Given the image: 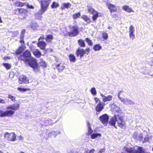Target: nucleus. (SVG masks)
Wrapping results in <instances>:
<instances>
[{"mask_svg":"<svg viewBox=\"0 0 153 153\" xmlns=\"http://www.w3.org/2000/svg\"><path fill=\"white\" fill-rule=\"evenodd\" d=\"M117 115H114V117H112L110 121V123L111 125L115 126L116 122H117V119L116 117Z\"/></svg>","mask_w":153,"mask_h":153,"instance_id":"nucleus-23","label":"nucleus"},{"mask_svg":"<svg viewBox=\"0 0 153 153\" xmlns=\"http://www.w3.org/2000/svg\"><path fill=\"white\" fill-rule=\"evenodd\" d=\"M123 9L126 11L130 13L131 12H134V11H133L131 8L129 6L127 5H125L122 7Z\"/></svg>","mask_w":153,"mask_h":153,"instance_id":"nucleus-19","label":"nucleus"},{"mask_svg":"<svg viewBox=\"0 0 153 153\" xmlns=\"http://www.w3.org/2000/svg\"><path fill=\"white\" fill-rule=\"evenodd\" d=\"M33 55L36 57L39 58L41 55V53L39 50L36 49L33 51Z\"/></svg>","mask_w":153,"mask_h":153,"instance_id":"nucleus-22","label":"nucleus"},{"mask_svg":"<svg viewBox=\"0 0 153 153\" xmlns=\"http://www.w3.org/2000/svg\"><path fill=\"white\" fill-rule=\"evenodd\" d=\"M14 4L17 6L19 7V1H16L15 3Z\"/></svg>","mask_w":153,"mask_h":153,"instance_id":"nucleus-54","label":"nucleus"},{"mask_svg":"<svg viewBox=\"0 0 153 153\" xmlns=\"http://www.w3.org/2000/svg\"><path fill=\"white\" fill-rule=\"evenodd\" d=\"M94 100L95 102L97 104H99L100 103H101L99 99L97 98H94Z\"/></svg>","mask_w":153,"mask_h":153,"instance_id":"nucleus-45","label":"nucleus"},{"mask_svg":"<svg viewBox=\"0 0 153 153\" xmlns=\"http://www.w3.org/2000/svg\"><path fill=\"white\" fill-rule=\"evenodd\" d=\"M24 36V34H21V36H20V42L21 43H24V42L23 40V38Z\"/></svg>","mask_w":153,"mask_h":153,"instance_id":"nucleus-42","label":"nucleus"},{"mask_svg":"<svg viewBox=\"0 0 153 153\" xmlns=\"http://www.w3.org/2000/svg\"><path fill=\"white\" fill-rule=\"evenodd\" d=\"M100 96L102 97V99L103 101L105 102L111 100L113 98V96L111 95H109L107 96H105L103 94L101 93Z\"/></svg>","mask_w":153,"mask_h":153,"instance_id":"nucleus-13","label":"nucleus"},{"mask_svg":"<svg viewBox=\"0 0 153 153\" xmlns=\"http://www.w3.org/2000/svg\"><path fill=\"white\" fill-rule=\"evenodd\" d=\"M24 57H26L25 59H29L31 56V54L29 51H26L23 54Z\"/></svg>","mask_w":153,"mask_h":153,"instance_id":"nucleus-26","label":"nucleus"},{"mask_svg":"<svg viewBox=\"0 0 153 153\" xmlns=\"http://www.w3.org/2000/svg\"><path fill=\"white\" fill-rule=\"evenodd\" d=\"M99 119L102 123L105 125H107L109 119L108 116L106 114H105L100 116Z\"/></svg>","mask_w":153,"mask_h":153,"instance_id":"nucleus-10","label":"nucleus"},{"mask_svg":"<svg viewBox=\"0 0 153 153\" xmlns=\"http://www.w3.org/2000/svg\"><path fill=\"white\" fill-rule=\"evenodd\" d=\"M95 151V150L94 149H92L90 151H87V153H94Z\"/></svg>","mask_w":153,"mask_h":153,"instance_id":"nucleus-46","label":"nucleus"},{"mask_svg":"<svg viewBox=\"0 0 153 153\" xmlns=\"http://www.w3.org/2000/svg\"><path fill=\"white\" fill-rule=\"evenodd\" d=\"M111 110L117 113H120L121 111V110L119 107L113 104L111 105Z\"/></svg>","mask_w":153,"mask_h":153,"instance_id":"nucleus-15","label":"nucleus"},{"mask_svg":"<svg viewBox=\"0 0 153 153\" xmlns=\"http://www.w3.org/2000/svg\"><path fill=\"white\" fill-rule=\"evenodd\" d=\"M135 29L134 27L131 25L129 28V33H134Z\"/></svg>","mask_w":153,"mask_h":153,"instance_id":"nucleus-30","label":"nucleus"},{"mask_svg":"<svg viewBox=\"0 0 153 153\" xmlns=\"http://www.w3.org/2000/svg\"><path fill=\"white\" fill-rule=\"evenodd\" d=\"M3 65L7 70L10 69L11 67L10 64L9 63H4L3 64Z\"/></svg>","mask_w":153,"mask_h":153,"instance_id":"nucleus-36","label":"nucleus"},{"mask_svg":"<svg viewBox=\"0 0 153 153\" xmlns=\"http://www.w3.org/2000/svg\"><path fill=\"white\" fill-rule=\"evenodd\" d=\"M53 39V36L52 35H48L46 36V40L48 42H50Z\"/></svg>","mask_w":153,"mask_h":153,"instance_id":"nucleus-29","label":"nucleus"},{"mask_svg":"<svg viewBox=\"0 0 153 153\" xmlns=\"http://www.w3.org/2000/svg\"><path fill=\"white\" fill-rule=\"evenodd\" d=\"M91 94L93 95H95L97 94L96 91L94 88H92L91 90Z\"/></svg>","mask_w":153,"mask_h":153,"instance_id":"nucleus-40","label":"nucleus"},{"mask_svg":"<svg viewBox=\"0 0 153 153\" xmlns=\"http://www.w3.org/2000/svg\"><path fill=\"white\" fill-rule=\"evenodd\" d=\"M30 26L33 30H36L39 27L38 24L36 23H32L30 24Z\"/></svg>","mask_w":153,"mask_h":153,"instance_id":"nucleus-28","label":"nucleus"},{"mask_svg":"<svg viewBox=\"0 0 153 153\" xmlns=\"http://www.w3.org/2000/svg\"><path fill=\"white\" fill-rule=\"evenodd\" d=\"M71 31L68 33L70 36H75L78 35V28L76 27H71Z\"/></svg>","mask_w":153,"mask_h":153,"instance_id":"nucleus-11","label":"nucleus"},{"mask_svg":"<svg viewBox=\"0 0 153 153\" xmlns=\"http://www.w3.org/2000/svg\"><path fill=\"white\" fill-rule=\"evenodd\" d=\"M4 136L8 141H14L16 140V134L13 132H6L4 134Z\"/></svg>","mask_w":153,"mask_h":153,"instance_id":"nucleus-6","label":"nucleus"},{"mask_svg":"<svg viewBox=\"0 0 153 153\" xmlns=\"http://www.w3.org/2000/svg\"><path fill=\"white\" fill-rule=\"evenodd\" d=\"M19 104H13L7 107V109H11L10 110H7L5 111H0V116L1 117L11 116L14 113V111H16L19 109Z\"/></svg>","mask_w":153,"mask_h":153,"instance_id":"nucleus-1","label":"nucleus"},{"mask_svg":"<svg viewBox=\"0 0 153 153\" xmlns=\"http://www.w3.org/2000/svg\"><path fill=\"white\" fill-rule=\"evenodd\" d=\"M8 98L11 99V100L13 102H14L16 100L15 97L13 96L9 95L8 96Z\"/></svg>","mask_w":153,"mask_h":153,"instance_id":"nucleus-41","label":"nucleus"},{"mask_svg":"<svg viewBox=\"0 0 153 153\" xmlns=\"http://www.w3.org/2000/svg\"><path fill=\"white\" fill-rule=\"evenodd\" d=\"M101 136V134L100 133H94L91 135V137L92 139H95L99 138Z\"/></svg>","mask_w":153,"mask_h":153,"instance_id":"nucleus-20","label":"nucleus"},{"mask_svg":"<svg viewBox=\"0 0 153 153\" xmlns=\"http://www.w3.org/2000/svg\"><path fill=\"white\" fill-rule=\"evenodd\" d=\"M149 140V137H146L143 140V142L145 143L148 141Z\"/></svg>","mask_w":153,"mask_h":153,"instance_id":"nucleus-49","label":"nucleus"},{"mask_svg":"<svg viewBox=\"0 0 153 153\" xmlns=\"http://www.w3.org/2000/svg\"><path fill=\"white\" fill-rule=\"evenodd\" d=\"M105 151V149H100L98 153H102L104 152Z\"/></svg>","mask_w":153,"mask_h":153,"instance_id":"nucleus-52","label":"nucleus"},{"mask_svg":"<svg viewBox=\"0 0 153 153\" xmlns=\"http://www.w3.org/2000/svg\"><path fill=\"white\" fill-rule=\"evenodd\" d=\"M107 6L108 7L111 13L115 12L116 11L117 9L114 5L110 3H107Z\"/></svg>","mask_w":153,"mask_h":153,"instance_id":"nucleus-16","label":"nucleus"},{"mask_svg":"<svg viewBox=\"0 0 153 153\" xmlns=\"http://www.w3.org/2000/svg\"><path fill=\"white\" fill-rule=\"evenodd\" d=\"M124 94L121 91L119 92L118 94V97L121 101L125 105H128L133 104V102L128 99L124 98L123 96Z\"/></svg>","mask_w":153,"mask_h":153,"instance_id":"nucleus-5","label":"nucleus"},{"mask_svg":"<svg viewBox=\"0 0 153 153\" xmlns=\"http://www.w3.org/2000/svg\"><path fill=\"white\" fill-rule=\"evenodd\" d=\"M19 83L20 84H22L23 83L28 84L29 82L28 79L25 76L21 75L19 78Z\"/></svg>","mask_w":153,"mask_h":153,"instance_id":"nucleus-12","label":"nucleus"},{"mask_svg":"<svg viewBox=\"0 0 153 153\" xmlns=\"http://www.w3.org/2000/svg\"><path fill=\"white\" fill-rule=\"evenodd\" d=\"M101 48V46L98 44L95 45L93 47V49L95 51L100 50Z\"/></svg>","mask_w":153,"mask_h":153,"instance_id":"nucleus-31","label":"nucleus"},{"mask_svg":"<svg viewBox=\"0 0 153 153\" xmlns=\"http://www.w3.org/2000/svg\"><path fill=\"white\" fill-rule=\"evenodd\" d=\"M103 37L104 39H107L108 37L107 34L106 33H104L103 34Z\"/></svg>","mask_w":153,"mask_h":153,"instance_id":"nucleus-47","label":"nucleus"},{"mask_svg":"<svg viewBox=\"0 0 153 153\" xmlns=\"http://www.w3.org/2000/svg\"><path fill=\"white\" fill-rule=\"evenodd\" d=\"M17 89L18 91L22 92H23L26 91H28L30 90V89L29 88L25 89L24 88H18Z\"/></svg>","mask_w":153,"mask_h":153,"instance_id":"nucleus-39","label":"nucleus"},{"mask_svg":"<svg viewBox=\"0 0 153 153\" xmlns=\"http://www.w3.org/2000/svg\"><path fill=\"white\" fill-rule=\"evenodd\" d=\"M81 18L88 23H89L91 22V19L87 16L82 15L81 16Z\"/></svg>","mask_w":153,"mask_h":153,"instance_id":"nucleus-25","label":"nucleus"},{"mask_svg":"<svg viewBox=\"0 0 153 153\" xmlns=\"http://www.w3.org/2000/svg\"><path fill=\"white\" fill-rule=\"evenodd\" d=\"M78 42L81 47H85V44L84 41L82 39H79L78 41Z\"/></svg>","mask_w":153,"mask_h":153,"instance_id":"nucleus-32","label":"nucleus"},{"mask_svg":"<svg viewBox=\"0 0 153 153\" xmlns=\"http://www.w3.org/2000/svg\"><path fill=\"white\" fill-rule=\"evenodd\" d=\"M124 149L127 153H149L146 152L142 147L137 146L133 148L124 147Z\"/></svg>","mask_w":153,"mask_h":153,"instance_id":"nucleus-3","label":"nucleus"},{"mask_svg":"<svg viewBox=\"0 0 153 153\" xmlns=\"http://www.w3.org/2000/svg\"><path fill=\"white\" fill-rule=\"evenodd\" d=\"M117 119V122L118 126L121 127L123 128L125 127V123L123 120V118L122 116L118 114L116 117Z\"/></svg>","mask_w":153,"mask_h":153,"instance_id":"nucleus-9","label":"nucleus"},{"mask_svg":"<svg viewBox=\"0 0 153 153\" xmlns=\"http://www.w3.org/2000/svg\"><path fill=\"white\" fill-rule=\"evenodd\" d=\"M14 33L15 34V35H16L18 34L19 33H18V31H16L14 32Z\"/></svg>","mask_w":153,"mask_h":153,"instance_id":"nucleus-59","label":"nucleus"},{"mask_svg":"<svg viewBox=\"0 0 153 153\" xmlns=\"http://www.w3.org/2000/svg\"><path fill=\"white\" fill-rule=\"evenodd\" d=\"M88 10L93 14V16L92 18L94 21H95L98 17L102 16L101 13L98 12L91 7H89L88 8Z\"/></svg>","mask_w":153,"mask_h":153,"instance_id":"nucleus-8","label":"nucleus"},{"mask_svg":"<svg viewBox=\"0 0 153 153\" xmlns=\"http://www.w3.org/2000/svg\"><path fill=\"white\" fill-rule=\"evenodd\" d=\"M130 38L131 40H133L135 38L134 33H129Z\"/></svg>","mask_w":153,"mask_h":153,"instance_id":"nucleus-38","label":"nucleus"},{"mask_svg":"<svg viewBox=\"0 0 153 153\" xmlns=\"http://www.w3.org/2000/svg\"><path fill=\"white\" fill-rule=\"evenodd\" d=\"M25 5V3H22L21 2H19V7H22Z\"/></svg>","mask_w":153,"mask_h":153,"instance_id":"nucleus-53","label":"nucleus"},{"mask_svg":"<svg viewBox=\"0 0 153 153\" xmlns=\"http://www.w3.org/2000/svg\"><path fill=\"white\" fill-rule=\"evenodd\" d=\"M86 41L89 45H92V43L91 41L89 39L87 38L86 39Z\"/></svg>","mask_w":153,"mask_h":153,"instance_id":"nucleus-44","label":"nucleus"},{"mask_svg":"<svg viewBox=\"0 0 153 153\" xmlns=\"http://www.w3.org/2000/svg\"><path fill=\"white\" fill-rule=\"evenodd\" d=\"M10 57H8V56H5L4 57L3 59L4 60H7V59H10Z\"/></svg>","mask_w":153,"mask_h":153,"instance_id":"nucleus-55","label":"nucleus"},{"mask_svg":"<svg viewBox=\"0 0 153 153\" xmlns=\"http://www.w3.org/2000/svg\"><path fill=\"white\" fill-rule=\"evenodd\" d=\"M90 49L89 48H87L85 50L82 49L78 48L76 52L77 56H79L80 57H82L84 56L85 54H88L89 53Z\"/></svg>","mask_w":153,"mask_h":153,"instance_id":"nucleus-7","label":"nucleus"},{"mask_svg":"<svg viewBox=\"0 0 153 153\" xmlns=\"http://www.w3.org/2000/svg\"><path fill=\"white\" fill-rule=\"evenodd\" d=\"M24 49L22 46L20 47L16 52V53L17 54H19L22 53L24 51Z\"/></svg>","mask_w":153,"mask_h":153,"instance_id":"nucleus-33","label":"nucleus"},{"mask_svg":"<svg viewBox=\"0 0 153 153\" xmlns=\"http://www.w3.org/2000/svg\"><path fill=\"white\" fill-rule=\"evenodd\" d=\"M69 58L70 61L71 62H74L76 61L75 57L73 54H70L69 55Z\"/></svg>","mask_w":153,"mask_h":153,"instance_id":"nucleus-27","label":"nucleus"},{"mask_svg":"<svg viewBox=\"0 0 153 153\" xmlns=\"http://www.w3.org/2000/svg\"><path fill=\"white\" fill-rule=\"evenodd\" d=\"M0 153H3V152L1 151H0Z\"/></svg>","mask_w":153,"mask_h":153,"instance_id":"nucleus-60","label":"nucleus"},{"mask_svg":"<svg viewBox=\"0 0 153 153\" xmlns=\"http://www.w3.org/2000/svg\"><path fill=\"white\" fill-rule=\"evenodd\" d=\"M5 102L4 100L0 98V103L2 104H4Z\"/></svg>","mask_w":153,"mask_h":153,"instance_id":"nucleus-51","label":"nucleus"},{"mask_svg":"<svg viewBox=\"0 0 153 153\" xmlns=\"http://www.w3.org/2000/svg\"><path fill=\"white\" fill-rule=\"evenodd\" d=\"M25 30H23L22 32H21V34H24V33H25Z\"/></svg>","mask_w":153,"mask_h":153,"instance_id":"nucleus-58","label":"nucleus"},{"mask_svg":"<svg viewBox=\"0 0 153 153\" xmlns=\"http://www.w3.org/2000/svg\"><path fill=\"white\" fill-rule=\"evenodd\" d=\"M133 137L134 138L140 141L143 138L142 134L138 133L137 132H135L134 133Z\"/></svg>","mask_w":153,"mask_h":153,"instance_id":"nucleus-14","label":"nucleus"},{"mask_svg":"<svg viewBox=\"0 0 153 153\" xmlns=\"http://www.w3.org/2000/svg\"><path fill=\"white\" fill-rule=\"evenodd\" d=\"M44 39V36H42L39 39L38 41H41V40H42V39Z\"/></svg>","mask_w":153,"mask_h":153,"instance_id":"nucleus-56","label":"nucleus"},{"mask_svg":"<svg viewBox=\"0 0 153 153\" xmlns=\"http://www.w3.org/2000/svg\"><path fill=\"white\" fill-rule=\"evenodd\" d=\"M19 13H22L24 11H26V10L24 9H17Z\"/></svg>","mask_w":153,"mask_h":153,"instance_id":"nucleus-48","label":"nucleus"},{"mask_svg":"<svg viewBox=\"0 0 153 153\" xmlns=\"http://www.w3.org/2000/svg\"><path fill=\"white\" fill-rule=\"evenodd\" d=\"M104 105L102 103L97 104L95 107L96 111L97 112H100L104 108Z\"/></svg>","mask_w":153,"mask_h":153,"instance_id":"nucleus-17","label":"nucleus"},{"mask_svg":"<svg viewBox=\"0 0 153 153\" xmlns=\"http://www.w3.org/2000/svg\"><path fill=\"white\" fill-rule=\"evenodd\" d=\"M24 60L25 64H28L29 65L33 68L35 71L38 70V64L37 62L36 59L33 57H30L29 59H25Z\"/></svg>","mask_w":153,"mask_h":153,"instance_id":"nucleus-4","label":"nucleus"},{"mask_svg":"<svg viewBox=\"0 0 153 153\" xmlns=\"http://www.w3.org/2000/svg\"><path fill=\"white\" fill-rule=\"evenodd\" d=\"M18 138L19 140H22L23 139V137L22 136L20 135L18 137Z\"/></svg>","mask_w":153,"mask_h":153,"instance_id":"nucleus-57","label":"nucleus"},{"mask_svg":"<svg viewBox=\"0 0 153 153\" xmlns=\"http://www.w3.org/2000/svg\"><path fill=\"white\" fill-rule=\"evenodd\" d=\"M80 16V12H78L75 14H74L73 15V18L74 19H77L79 18Z\"/></svg>","mask_w":153,"mask_h":153,"instance_id":"nucleus-35","label":"nucleus"},{"mask_svg":"<svg viewBox=\"0 0 153 153\" xmlns=\"http://www.w3.org/2000/svg\"><path fill=\"white\" fill-rule=\"evenodd\" d=\"M71 6L70 4L69 3H64L62 4V5L61 6V9L63 10L65 8H70Z\"/></svg>","mask_w":153,"mask_h":153,"instance_id":"nucleus-24","label":"nucleus"},{"mask_svg":"<svg viewBox=\"0 0 153 153\" xmlns=\"http://www.w3.org/2000/svg\"><path fill=\"white\" fill-rule=\"evenodd\" d=\"M57 69L59 72L62 71L65 68V64L60 63L58 64L57 66Z\"/></svg>","mask_w":153,"mask_h":153,"instance_id":"nucleus-21","label":"nucleus"},{"mask_svg":"<svg viewBox=\"0 0 153 153\" xmlns=\"http://www.w3.org/2000/svg\"><path fill=\"white\" fill-rule=\"evenodd\" d=\"M152 105L153 106V102L152 103Z\"/></svg>","mask_w":153,"mask_h":153,"instance_id":"nucleus-61","label":"nucleus"},{"mask_svg":"<svg viewBox=\"0 0 153 153\" xmlns=\"http://www.w3.org/2000/svg\"><path fill=\"white\" fill-rule=\"evenodd\" d=\"M59 6V4L56 2H53L51 5V7L52 8H56Z\"/></svg>","mask_w":153,"mask_h":153,"instance_id":"nucleus-37","label":"nucleus"},{"mask_svg":"<svg viewBox=\"0 0 153 153\" xmlns=\"http://www.w3.org/2000/svg\"><path fill=\"white\" fill-rule=\"evenodd\" d=\"M27 7L29 8H30V9H33L34 8V7L33 6L30 5L29 4H27Z\"/></svg>","mask_w":153,"mask_h":153,"instance_id":"nucleus-50","label":"nucleus"},{"mask_svg":"<svg viewBox=\"0 0 153 153\" xmlns=\"http://www.w3.org/2000/svg\"><path fill=\"white\" fill-rule=\"evenodd\" d=\"M51 2V0H42L41 1V10L36 14V17L37 19H41L42 17L41 16H38V15H42L48 7L49 5Z\"/></svg>","mask_w":153,"mask_h":153,"instance_id":"nucleus-2","label":"nucleus"},{"mask_svg":"<svg viewBox=\"0 0 153 153\" xmlns=\"http://www.w3.org/2000/svg\"><path fill=\"white\" fill-rule=\"evenodd\" d=\"M93 131V130L91 128L90 126H88V134H92Z\"/></svg>","mask_w":153,"mask_h":153,"instance_id":"nucleus-43","label":"nucleus"},{"mask_svg":"<svg viewBox=\"0 0 153 153\" xmlns=\"http://www.w3.org/2000/svg\"><path fill=\"white\" fill-rule=\"evenodd\" d=\"M41 61L39 63L40 65L44 68L46 67L47 65L46 63L42 60H41Z\"/></svg>","mask_w":153,"mask_h":153,"instance_id":"nucleus-34","label":"nucleus"},{"mask_svg":"<svg viewBox=\"0 0 153 153\" xmlns=\"http://www.w3.org/2000/svg\"><path fill=\"white\" fill-rule=\"evenodd\" d=\"M38 46L39 47L40 49L42 50H44L45 48V47L46 45V43L45 42L42 41H39L37 44Z\"/></svg>","mask_w":153,"mask_h":153,"instance_id":"nucleus-18","label":"nucleus"}]
</instances>
